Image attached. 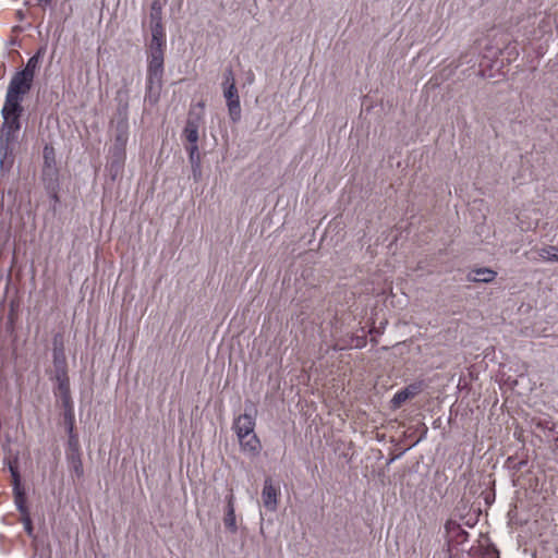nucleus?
Masks as SVG:
<instances>
[{
  "mask_svg": "<svg viewBox=\"0 0 558 558\" xmlns=\"http://www.w3.org/2000/svg\"><path fill=\"white\" fill-rule=\"evenodd\" d=\"M186 150L189 153L193 180L198 182L202 179V160L198 146H186Z\"/></svg>",
  "mask_w": 558,
  "mask_h": 558,
  "instance_id": "obj_13",
  "label": "nucleus"
},
{
  "mask_svg": "<svg viewBox=\"0 0 558 558\" xmlns=\"http://www.w3.org/2000/svg\"><path fill=\"white\" fill-rule=\"evenodd\" d=\"M496 271L490 268L482 267L470 271L466 276L469 282L489 283L496 278Z\"/></svg>",
  "mask_w": 558,
  "mask_h": 558,
  "instance_id": "obj_14",
  "label": "nucleus"
},
{
  "mask_svg": "<svg viewBox=\"0 0 558 558\" xmlns=\"http://www.w3.org/2000/svg\"><path fill=\"white\" fill-rule=\"evenodd\" d=\"M32 84L33 80L23 73L16 72L9 83L7 94L23 98L31 90Z\"/></svg>",
  "mask_w": 558,
  "mask_h": 558,
  "instance_id": "obj_6",
  "label": "nucleus"
},
{
  "mask_svg": "<svg viewBox=\"0 0 558 558\" xmlns=\"http://www.w3.org/2000/svg\"><path fill=\"white\" fill-rule=\"evenodd\" d=\"M227 508L226 514L223 518L225 526L232 533L236 532V521H235V509H234V496L230 494L227 496Z\"/></svg>",
  "mask_w": 558,
  "mask_h": 558,
  "instance_id": "obj_15",
  "label": "nucleus"
},
{
  "mask_svg": "<svg viewBox=\"0 0 558 558\" xmlns=\"http://www.w3.org/2000/svg\"><path fill=\"white\" fill-rule=\"evenodd\" d=\"M150 29H165L162 24V8L159 0H154L150 4Z\"/></svg>",
  "mask_w": 558,
  "mask_h": 558,
  "instance_id": "obj_17",
  "label": "nucleus"
},
{
  "mask_svg": "<svg viewBox=\"0 0 558 558\" xmlns=\"http://www.w3.org/2000/svg\"><path fill=\"white\" fill-rule=\"evenodd\" d=\"M22 522L24 524L25 531L31 535L33 532V525H32L29 512L22 515Z\"/></svg>",
  "mask_w": 558,
  "mask_h": 558,
  "instance_id": "obj_27",
  "label": "nucleus"
},
{
  "mask_svg": "<svg viewBox=\"0 0 558 558\" xmlns=\"http://www.w3.org/2000/svg\"><path fill=\"white\" fill-rule=\"evenodd\" d=\"M38 2H39L40 4H43L44 7H47V5H49V4H50L51 0H38Z\"/></svg>",
  "mask_w": 558,
  "mask_h": 558,
  "instance_id": "obj_30",
  "label": "nucleus"
},
{
  "mask_svg": "<svg viewBox=\"0 0 558 558\" xmlns=\"http://www.w3.org/2000/svg\"><path fill=\"white\" fill-rule=\"evenodd\" d=\"M56 379L58 383L56 396L60 399L62 408H74L70 391V383L66 374H57Z\"/></svg>",
  "mask_w": 558,
  "mask_h": 558,
  "instance_id": "obj_10",
  "label": "nucleus"
},
{
  "mask_svg": "<svg viewBox=\"0 0 558 558\" xmlns=\"http://www.w3.org/2000/svg\"><path fill=\"white\" fill-rule=\"evenodd\" d=\"M114 125L113 144L109 148L108 171L112 179H116L123 170L126 158V144L129 141V104L120 98L117 108V118L112 121Z\"/></svg>",
  "mask_w": 558,
  "mask_h": 558,
  "instance_id": "obj_2",
  "label": "nucleus"
},
{
  "mask_svg": "<svg viewBox=\"0 0 558 558\" xmlns=\"http://www.w3.org/2000/svg\"><path fill=\"white\" fill-rule=\"evenodd\" d=\"M280 496L279 485H275L270 477H266L262 489L263 506L270 512H275L278 508Z\"/></svg>",
  "mask_w": 558,
  "mask_h": 558,
  "instance_id": "obj_4",
  "label": "nucleus"
},
{
  "mask_svg": "<svg viewBox=\"0 0 558 558\" xmlns=\"http://www.w3.org/2000/svg\"><path fill=\"white\" fill-rule=\"evenodd\" d=\"M223 96L227 100L230 119L233 122H238L241 119V106L236 86L230 85L223 87Z\"/></svg>",
  "mask_w": 558,
  "mask_h": 558,
  "instance_id": "obj_5",
  "label": "nucleus"
},
{
  "mask_svg": "<svg viewBox=\"0 0 558 558\" xmlns=\"http://www.w3.org/2000/svg\"><path fill=\"white\" fill-rule=\"evenodd\" d=\"M44 158L47 165H49L50 160L53 159V148L45 146L44 148Z\"/></svg>",
  "mask_w": 558,
  "mask_h": 558,
  "instance_id": "obj_28",
  "label": "nucleus"
},
{
  "mask_svg": "<svg viewBox=\"0 0 558 558\" xmlns=\"http://www.w3.org/2000/svg\"><path fill=\"white\" fill-rule=\"evenodd\" d=\"M63 421L68 433H74L75 414L74 408L63 409Z\"/></svg>",
  "mask_w": 558,
  "mask_h": 558,
  "instance_id": "obj_23",
  "label": "nucleus"
},
{
  "mask_svg": "<svg viewBox=\"0 0 558 558\" xmlns=\"http://www.w3.org/2000/svg\"><path fill=\"white\" fill-rule=\"evenodd\" d=\"M538 256L547 262H558V247L548 245L539 248Z\"/></svg>",
  "mask_w": 558,
  "mask_h": 558,
  "instance_id": "obj_22",
  "label": "nucleus"
},
{
  "mask_svg": "<svg viewBox=\"0 0 558 558\" xmlns=\"http://www.w3.org/2000/svg\"><path fill=\"white\" fill-rule=\"evenodd\" d=\"M201 122V113H195L194 110H190L189 118L183 130V136L189 143L187 146H198V129Z\"/></svg>",
  "mask_w": 558,
  "mask_h": 558,
  "instance_id": "obj_7",
  "label": "nucleus"
},
{
  "mask_svg": "<svg viewBox=\"0 0 558 558\" xmlns=\"http://www.w3.org/2000/svg\"><path fill=\"white\" fill-rule=\"evenodd\" d=\"M204 107H205V104L203 101H199L195 106H193L191 110H194L195 113H201V118H202Z\"/></svg>",
  "mask_w": 558,
  "mask_h": 558,
  "instance_id": "obj_29",
  "label": "nucleus"
},
{
  "mask_svg": "<svg viewBox=\"0 0 558 558\" xmlns=\"http://www.w3.org/2000/svg\"><path fill=\"white\" fill-rule=\"evenodd\" d=\"M445 531L450 539L463 542L469 536L468 532L461 527V524L452 519L446 522Z\"/></svg>",
  "mask_w": 558,
  "mask_h": 558,
  "instance_id": "obj_16",
  "label": "nucleus"
},
{
  "mask_svg": "<svg viewBox=\"0 0 558 558\" xmlns=\"http://www.w3.org/2000/svg\"><path fill=\"white\" fill-rule=\"evenodd\" d=\"M255 417L253 414L245 412L239 415L233 422V429L239 439L247 438L250 434L254 433Z\"/></svg>",
  "mask_w": 558,
  "mask_h": 558,
  "instance_id": "obj_8",
  "label": "nucleus"
},
{
  "mask_svg": "<svg viewBox=\"0 0 558 558\" xmlns=\"http://www.w3.org/2000/svg\"><path fill=\"white\" fill-rule=\"evenodd\" d=\"M3 123L0 130V155L1 165H4V159L10 151V144L17 140V133L21 129L20 118L2 117Z\"/></svg>",
  "mask_w": 558,
  "mask_h": 558,
  "instance_id": "obj_3",
  "label": "nucleus"
},
{
  "mask_svg": "<svg viewBox=\"0 0 558 558\" xmlns=\"http://www.w3.org/2000/svg\"><path fill=\"white\" fill-rule=\"evenodd\" d=\"M68 446L65 452H81L78 436L75 433H68Z\"/></svg>",
  "mask_w": 558,
  "mask_h": 558,
  "instance_id": "obj_24",
  "label": "nucleus"
},
{
  "mask_svg": "<svg viewBox=\"0 0 558 558\" xmlns=\"http://www.w3.org/2000/svg\"><path fill=\"white\" fill-rule=\"evenodd\" d=\"M40 54H41V50H39L36 54L31 57L28 59L25 68L23 70L19 71V72L23 73L25 76H27V77H29L31 80L34 81L35 72H36V70L38 68V64H39Z\"/></svg>",
  "mask_w": 558,
  "mask_h": 558,
  "instance_id": "obj_21",
  "label": "nucleus"
},
{
  "mask_svg": "<svg viewBox=\"0 0 558 558\" xmlns=\"http://www.w3.org/2000/svg\"><path fill=\"white\" fill-rule=\"evenodd\" d=\"M243 452L255 456L260 450V442L257 436L253 433L247 438L239 439Z\"/></svg>",
  "mask_w": 558,
  "mask_h": 558,
  "instance_id": "obj_19",
  "label": "nucleus"
},
{
  "mask_svg": "<svg viewBox=\"0 0 558 558\" xmlns=\"http://www.w3.org/2000/svg\"><path fill=\"white\" fill-rule=\"evenodd\" d=\"M422 389L423 381H416L397 391L391 400L392 407L395 409L401 407V404L404 403L408 399L414 398L416 395H418Z\"/></svg>",
  "mask_w": 558,
  "mask_h": 558,
  "instance_id": "obj_11",
  "label": "nucleus"
},
{
  "mask_svg": "<svg viewBox=\"0 0 558 558\" xmlns=\"http://www.w3.org/2000/svg\"><path fill=\"white\" fill-rule=\"evenodd\" d=\"M13 494H14V502L17 508V510L21 512V514L28 513V509L26 507V496L25 490L22 486L13 487Z\"/></svg>",
  "mask_w": 558,
  "mask_h": 558,
  "instance_id": "obj_20",
  "label": "nucleus"
},
{
  "mask_svg": "<svg viewBox=\"0 0 558 558\" xmlns=\"http://www.w3.org/2000/svg\"><path fill=\"white\" fill-rule=\"evenodd\" d=\"M9 470H10V473L12 475L13 487L22 486L21 485V476H20V472L17 470V466L15 464L10 463L9 464Z\"/></svg>",
  "mask_w": 558,
  "mask_h": 558,
  "instance_id": "obj_25",
  "label": "nucleus"
},
{
  "mask_svg": "<svg viewBox=\"0 0 558 558\" xmlns=\"http://www.w3.org/2000/svg\"><path fill=\"white\" fill-rule=\"evenodd\" d=\"M151 39L147 50V76L145 100L154 105L158 101L162 86L166 32L150 29Z\"/></svg>",
  "mask_w": 558,
  "mask_h": 558,
  "instance_id": "obj_1",
  "label": "nucleus"
},
{
  "mask_svg": "<svg viewBox=\"0 0 558 558\" xmlns=\"http://www.w3.org/2000/svg\"><path fill=\"white\" fill-rule=\"evenodd\" d=\"M23 98L12 96L11 94L5 95L4 106L1 110L2 117L20 118L23 112L21 105Z\"/></svg>",
  "mask_w": 558,
  "mask_h": 558,
  "instance_id": "obj_12",
  "label": "nucleus"
},
{
  "mask_svg": "<svg viewBox=\"0 0 558 558\" xmlns=\"http://www.w3.org/2000/svg\"><path fill=\"white\" fill-rule=\"evenodd\" d=\"M235 85L234 74L231 68L227 69L223 74V83L222 86Z\"/></svg>",
  "mask_w": 558,
  "mask_h": 558,
  "instance_id": "obj_26",
  "label": "nucleus"
},
{
  "mask_svg": "<svg viewBox=\"0 0 558 558\" xmlns=\"http://www.w3.org/2000/svg\"><path fill=\"white\" fill-rule=\"evenodd\" d=\"M53 365L57 374H66V359L63 348V338L60 333L53 337Z\"/></svg>",
  "mask_w": 558,
  "mask_h": 558,
  "instance_id": "obj_9",
  "label": "nucleus"
},
{
  "mask_svg": "<svg viewBox=\"0 0 558 558\" xmlns=\"http://www.w3.org/2000/svg\"><path fill=\"white\" fill-rule=\"evenodd\" d=\"M66 462L70 471L77 477H82L84 474L83 462L81 452H65Z\"/></svg>",
  "mask_w": 558,
  "mask_h": 558,
  "instance_id": "obj_18",
  "label": "nucleus"
}]
</instances>
